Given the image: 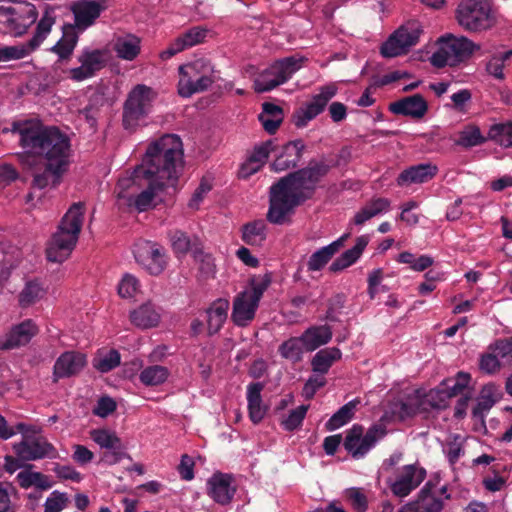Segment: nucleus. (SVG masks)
I'll list each match as a JSON object with an SVG mask.
<instances>
[{
	"instance_id": "nucleus-1",
	"label": "nucleus",
	"mask_w": 512,
	"mask_h": 512,
	"mask_svg": "<svg viewBox=\"0 0 512 512\" xmlns=\"http://www.w3.org/2000/svg\"><path fill=\"white\" fill-rule=\"evenodd\" d=\"M330 168L323 160H310L306 167L280 178L269 189L267 220L283 224L296 207L314 196Z\"/></svg>"
},
{
	"instance_id": "nucleus-2",
	"label": "nucleus",
	"mask_w": 512,
	"mask_h": 512,
	"mask_svg": "<svg viewBox=\"0 0 512 512\" xmlns=\"http://www.w3.org/2000/svg\"><path fill=\"white\" fill-rule=\"evenodd\" d=\"M71 142L56 126H46L34 118V187H56L69 166Z\"/></svg>"
},
{
	"instance_id": "nucleus-3",
	"label": "nucleus",
	"mask_w": 512,
	"mask_h": 512,
	"mask_svg": "<svg viewBox=\"0 0 512 512\" xmlns=\"http://www.w3.org/2000/svg\"><path fill=\"white\" fill-rule=\"evenodd\" d=\"M183 144L176 134H165L150 142L141 165L150 177L174 186L183 168Z\"/></svg>"
},
{
	"instance_id": "nucleus-4",
	"label": "nucleus",
	"mask_w": 512,
	"mask_h": 512,
	"mask_svg": "<svg viewBox=\"0 0 512 512\" xmlns=\"http://www.w3.org/2000/svg\"><path fill=\"white\" fill-rule=\"evenodd\" d=\"M83 220L84 204L82 202L72 204L47 245L48 261L62 263L71 255L77 244Z\"/></svg>"
},
{
	"instance_id": "nucleus-5",
	"label": "nucleus",
	"mask_w": 512,
	"mask_h": 512,
	"mask_svg": "<svg viewBox=\"0 0 512 512\" xmlns=\"http://www.w3.org/2000/svg\"><path fill=\"white\" fill-rule=\"evenodd\" d=\"M270 283L271 278L267 274L254 277L249 287L235 296L231 319L236 326L246 327L254 320L259 302Z\"/></svg>"
},
{
	"instance_id": "nucleus-6",
	"label": "nucleus",
	"mask_w": 512,
	"mask_h": 512,
	"mask_svg": "<svg viewBox=\"0 0 512 512\" xmlns=\"http://www.w3.org/2000/svg\"><path fill=\"white\" fill-rule=\"evenodd\" d=\"M179 75L178 93L186 98L207 90L215 81L213 65L203 58L180 66Z\"/></svg>"
},
{
	"instance_id": "nucleus-7",
	"label": "nucleus",
	"mask_w": 512,
	"mask_h": 512,
	"mask_svg": "<svg viewBox=\"0 0 512 512\" xmlns=\"http://www.w3.org/2000/svg\"><path fill=\"white\" fill-rule=\"evenodd\" d=\"M31 25V0H0V33L20 37Z\"/></svg>"
},
{
	"instance_id": "nucleus-8",
	"label": "nucleus",
	"mask_w": 512,
	"mask_h": 512,
	"mask_svg": "<svg viewBox=\"0 0 512 512\" xmlns=\"http://www.w3.org/2000/svg\"><path fill=\"white\" fill-rule=\"evenodd\" d=\"M156 93L144 84L136 85L127 96L123 105L122 124L125 130L134 131L151 111Z\"/></svg>"
},
{
	"instance_id": "nucleus-9",
	"label": "nucleus",
	"mask_w": 512,
	"mask_h": 512,
	"mask_svg": "<svg viewBox=\"0 0 512 512\" xmlns=\"http://www.w3.org/2000/svg\"><path fill=\"white\" fill-rule=\"evenodd\" d=\"M306 60L303 56L292 55L275 61L255 78L254 90L263 93L284 84L303 67Z\"/></svg>"
},
{
	"instance_id": "nucleus-10",
	"label": "nucleus",
	"mask_w": 512,
	"mask_h": 512,
	"mask_svg": "<svg viewBox=\"0 0 512 512\" xmlns=\"http://www.w3.org/2000/svg\"><path fill=\"white\" fill-rule=\"evenodd\" d=\"M459 25L470 32H480L495 23L490 3L487 0H462L456 10Z\"/></svg>"
},
{
	"instance_id": "nucleus-11",
	"label": "nucleus",
	"mask_w": 512,
	"mask_h": 512,
	"mask_svg": "<svg viewBox=\"0 0 512 512\" xmlns=\"http://www.w3.org/2000/svg\"><path fill=\"white\" fill-rule=\"evenodd\" d=\"M387 434L384 424H373L364 434L362 425L354 424L346 431L343 446L353 459H362Z\"/></svg>"
},
{
	"instance_id": "nucleus-12",
	"label": "nucleus",
	"mask_w": 512,
	"mask_h": 512,
	"mask_svg": "<svg viewBox=\"0 0 512 512\" xmlns=\"http://www.w3.org/2000/svg\"><path fill=\"white\" fill-rule=\"evenodd\" d=\"M474 49V43L468 38L449 34L441 37L437 50L430 57V62L436 68L455 66L468 58Z\"/></svg>"
},
{
	"instance_id": "nucleus-13",
	"label": "nucleus",
	"mask_w": 512,
	"mask_h": 512,
	"mask_svg": "<svg viewBox=\"0 0 512 512\" xmlns=\"http://www.w3.org/2000/svg\"><path fill=\"white\" fill-rule=\"evenodd\" d=\"M337 91L338 88L335 84L320 87L319 92L294 113L293 121L295 126L298 128L305 127L311 120L321 114L328 102L337 94Z\"/></svg>"
},
{
	"instance_id": "nucleus-14",
	"label": "nucleus",
	"mask_w": 512,
	"mask_h": 512,
	"mask_svg": "<svg viewBox=\"0 0 512 512\" xmlns=\"http://www.w3.org/2000/svg\"><path fill=\"white\" fill-rule=\"evenodd\" d=\"M421 30L415 26H401L382 44L380 53L385 58H394L406 54L415 46Z\"/></svg>"
},
{
	"instance_id": "nucleus-15",
	"label": "nucleus",
	"mask_w": 512,
	"mask_h": 512,
	"mask_svg": "<svg viewBox=\"0 0 512 512\" xmlns=\"http://www.w3.org/2000/svg\"><path fill=\"white\" fill-rule=\"evenodd\" d=\"M134 256L140 264L151 275L161 274L167 266V255L165 249L158 243L152 241H141L136 244Z\"/></svg>"
},
{
	"instance_id": "nucleus-16",
	"label": "nucleus",
	"mask_w": 512,
	"mask_h": 512,
	"mask_svg": "<svg viewBox=\"0 0 512 512\" xmlns=\"http://www.w3.org/2000/svg\"><path fill=\"white\" fill-rule=\"evenodd\" d=\"M108 8V0H77L71 3L70 11L74 16V31H85L95 24L102 12Z\"/></svg>"
},
{
	"instance_id": "nucleus-17",
	"label": "nucleus",
	"mask_w": 512,
	"mask_h": 512,
	"mask_svg": "<svg viewBox=\"0 0 512 512\" xmlns=\"http://www.w3.org/2000/svg\"><path fill=\"white\" fill-rule=\"evenodd\" d=\"M81 63L79 67L72 68L69 71L70 78L75 81L88 79L104 67L106 62V52L101 49L85 48L78 57Z\"/></svg>"
},
{
	"instance_id": "nucleus-18",
	"label": "nucleus",
	"mask_w": 512,
	"mask_h": 512,
	"mask_svg": "<svg viewBox=\"0 0 512 512\" xmlns=\"http://www.w3.org/2000/svg\"><path fill=\"white\" fill-rule=\"evenodd\" d=\"M151 178L144 167L140 164L128 175L121 177L116 185L118 204L123 207L139 189L144 188L145 181Z\"/></svg>"
},
{
	"instance_id": "nucleus-19",
	"label": "nucleus",
	"mask_w": 512,
	"mask_h": 512,
	"mask_svg": "<svg viewBox=\"0 0 512 512\" xmlns=\"http://www.w3.org/2000/svg\"><path fill=\"white\" fill-rule=\"evenodd\" d=\"M2 132H10L19 137V143L25 151L17 153V158L24 167L30 168L32 166V120H15L11 127L3 128Z\"/></svg>"
},
{
	"instance_id": "nucleus-20",
	"label": "nucleus",
	"mask_w": 512,
	"mask_h": 512,
	"mask_svg": "<svg viewBox=\"0 0 512 512\" xmlns=\"http://www.w3.org/2000/svg\"><path fill=\"white\" fill-rule=\"evenodd\" d=\"M171 186L165 181L160 182L158 179L151 177L145 181V188L135 193L127 202L123 203V207L134 208L138 212H144L153 207V200L158 192L165 187Z\"/></svg>"
},
{
	"instance_id": "nucleus-21",
	"label": "nucleus",
	"mask_w": 512,
	"mask_h": 512,
	"mask_svg": "<svg viewBox=\"0 0 512 512\" xmlns=\"http://www.w3.org/2000/svg\"><path fill=\"white\" fill-rule=\"evenodd\" d=\"M87 364L86 355L81 352L67 351L61 354L53 367L54 381L69 378L80 373Z\"/></svg>"
},
{
	"instance_id": "nucleus-22",
	"label": "nucleus",
	"mask_w": 512,
	"mask_h": 512,
	"mask_svg": "<svg viewBox=\"0 0 512 512\" xmlns=\"http://www.w3.org/2000/svg\"><path fill=\"white\" fill-rule=\"evenodd\" d=\"M305 147L301 139L287 142L282 146L280 153L271 164L272 170L275 172H283L297 167L302 159Z\"/></svg>"
},
{
	"instance_id": "nucleus-23",
	"label": "nucleus",
	"mask_w": 512,
	"mask_h": 512,
	"mask_svg": "<svg viewBox=\"0 0 512 512\" xmlns=\"http://www.w3.org/2000/svg\"><path fill=\"white\" fill-rule=\"evenodd\" d=\"M236 492L233 477L229 474L215 473L207 481V493L218 504L231 502Z\"/></svg>"
},
{
	"instance_id": "nucleus-24",
	"label": "nucleus",
	"mask_w": 512,
	"mask_h": 512,
	"mask_svg": "<svg viewBox=\"0 0 512 512\" xmlns=\"http://www.w3.org/2000/svg\"><path fill=\"white\" fill-rule=\"evenodd\" d=\"M425 477L426 471L424 468L416 465H406L391 485V490L396 496L405 497L417 488Z\"/></svg>"
},
{
	"instance_id": "nucleus-25",
	"label": "nucleus",
	"mask_w": 512,
	"mask_h": 512,
	"mask_svg": "<svg viewBox=\"0 0 512 512\" xmlns=\"http://www.w3.org/2000/svg\"><path fill=\"white\" fill-rule=\"evenodd\" d=\"M438 173V167L430 162L412 165L404 169L396 178L399 187L423 184L431 181Z\"/></svg>"
},
{
	"instance_id": "nucleus-26",
	"label": "nucleus",
	"mask_w": 512,
	"mask_h": 512,
	"mask_svg": "<svg viewBox=\"0 0 512 512\" xmlns=\"http://www.w3.org/2000/svg\"><path fill=\"white\" fill-rule=\"evenodd\" d=\"M443 507V499L437 496L432 481H428L419 491L417 499L408 504L411 512H441Z\"/></svg>"
},
{
	"instance_id": "nucleus-27",
	"label": "nucleus",
	"mask_w": 512,
	"mask_h": 512,
	"mask_svg": "<svg viewBox=\"0 0 512 512\" xmlns=\"http://www.w3.org/2000/svg\"><path fill=\"white\" fill-rule=\"evenodd\" d=\"M389 110L396 115L421 119L428 111V104L421 94H414L391 103Z\"/></svg>"
},
{
	"instance_id": "nucleus-28",
	"label": "nucleus",
	"mask_w": 512,
	"mask_h": 512,
	"mask_svg": "<svg viewBox=\"0 0 512 512\" xmlns=\"http://www.w3.org/2000/svg\"><path fill=\"white\" fill-rule=\"evenodd\" d=\"M349 233L343 234L341 237L333 241L327 246H324L315 251L307 262L308 271H319L321 270L332 257L340 250L344 245V242L348 239Z\"/></svg>"
},
{
	"instance_id": "nucleus-29",
	"label": "nucleus",
	"mask_w": 512,
	"mask_h": 512,
	"mask_svg": "<svg viewBox=\"0 0 512 512\" xmlns=\"http://www.w3.org/2000/svg\"><path fill=\"white\" fill-rule=\"evenodd\" d=\"M264 384L252 382L247 386V402L249 418L254 424L260 423L267 413V407L263 404L261 392Z\"/></svg>"
},
{
	"instance_id": "nucleus-30",
	"label": "nucleus",
	"mask_w": 512,
	"mask_h": 512,
	"mask_svg": "<svg viewBox=\"0 0 512 512\" xmlns=\"http://www.w3.org/2000/svg\"><path fill=\"white\" fill-rule=\"evenodd\" d=\"M369 241L370 237L368 235L357 237L355 245L336 258L330 265V270L339 272L353 265L360 258Z\"/></svg>"
},
{
	"instance_id": "nucleus-31",
	"label": "nucleus",
	"mask_w": 512,
	"mask_h": 512,
	"mask_svg": "<svg viewBox=\"0 0 512 512\" xmlns=\"http://www.w3.org/2000/svg\"><path fill=\"white\" fill-rule=\"evenodd\" d=\"M32 338V321L30 319L14 326L6 336L0 340L3 350L14 349L30 342Z\"/></svg>"
},
{
	"instance_id": "nucleus-32",
	"label": "nucleus",
	"mask_w": 512,
	"mask_h": 512,
	"mask_svg": "<svg viewBox=\"0 0 512 512\" xmlns=\"http://www.w3.org/2000/svg\"><path fill=\"white\" fill-rule=\"evenodd\" d=\"M160 317L159 310L151 302H146L130 312L131 323L141 329L157 326Z\"/></svg>"
},
{
	"instance_id": "nucleus-33",
	"label": "nucleus",
	"mask_w": 512,
	"mask_h": 512,
	"mask_svg": "<svg viewBox=\"0 0 512 512\" xmlns=\"http://www.w3.org/2000/svg\"><path fill=\"white\" fill-rule=\"evenodd\" d=\"M229 306L230 304L227 299L219 298L206 310L209 335H214L221 330L227 319Z\"/></svg>"
},
{
	"instance_id": "nucleus-34",
	"label": "nucleus",
	"mask_w": 512,
	"mask_h": 512,
	"mask_svg": "<svg viewBox=\"0 0 512 512\" xmlns=\"http://www.w3.org/2000/svg\"><path fill=\"white\" fill-rule=\"evenodd\" d=\"M113 50L118 58L132 61L140 53L141 40L133 34L117 36L113 43Z\"/></svg>"
},
{
	"instance_id": "nucleus-35",
	"label": "nucleus",
	"mask_w": 512,
	"mask_h": 512,
	"mask_svg": "<svg viewBox=\"0 0 512 512\" xmlns=\"http://www.w3.org/2000/svg\"><path fill=\"white\" fill-rule=\"evenodd\" d=\"M332 338V330L328 325L312 326L301 334L307 352H312L327 344Z\"/></svg>"
},
{
	"instance_id": "nucleus-36",
	"label": "nucleus",
	"mask_w": 512,
	"mask_h": 512,
	"mask_svg": "<svg viewBox=\"0 0 512 512\" xmlns=\"http://www.w3.org/2000/svg\"><path fill=\"white\" fill-rule=\"evenodd\" d=\"M258 118L265 131L273 134L283 121V109L274 103L265 102Z\"/></svg>"
},
{
	"instance_id": "nucleus-37",
	"label": "nucleus",
	"mask_w": 512,
	"mask_h": 512,
	"mask_svg": "<svg viewBox=\"0 0 512 512\" xmlns=\"http://www.w3.org/2000/svg\"><path fill=\"white\" fill-rule=\"evenodd\" d=\"M360 404V398H354L353 400L344 404L326 422V430L334 431L347 424L354 417L357 407Z\"/></svg>"
},
{
	"instance_id": "nucleus-38",
	"label": "nucleus",
	"mask_w": 512,
	"mask_h": 512,
	"mask_svg": "<svg viewBox=\"0 0 512 512\" xmlns=\"http://www.w3.org/2000/svg\"><path fill=\"white\" fill-rule=\"evenodd\" d=\"M389 207L390 200L387 198L379 197L372 199L355 214L353 223L358 226L363 225L371 218L388 211Z\"/></svg>"
},
{
	"instance_id": "nucleus-39",
	"label": "nucleus",
	"mask_w": 512,
	"mask_h": 512,
	"mask_svg": "<svg viewBox=\"0 0 512 512\" xmlns=\"http://www.w3.org/2000/svg\"><path fill=\"white\" fill-rule=\"evenodd\" d=\"M487 138L504 149L512 148V120L492 124Z\"/></svg>"
},
{
	"instance_id": "nucleus-40",
	"label": "nucleus",
	"mask_w": 512,
	"mask_h": 512,
	"mask_svg": "<svg viewBox=\"0 0 512 512\" xmlns=\"http://www.w3.org/2000/svg\"><path fill=\"white\" fill-rule=\"evenodd\" d=\"M342 356V353L337 347H330L319 350L313 357L311 361L313 372L319 374H326L332 364L339 360Z\"/></svg>"
},
{
	"instance_id": "nucleus-41",
	"label": "nucleus",
	"mask_w": 512,
	"mask_h": 512,
	"mask_svg": "<svg viewBox=\"0 0 512 512\" xmlns=\"http://www.w3.org/2000/svg\"><path fill=\"white\" fill-rule=\"evenodd\" d=\"M267 225L264 220H254L242 227V240L251 246H261L266 240Z\"/></svg>"
},
{
	"instance_id": "nucleus-42",
	"label": "nucleus",
	"mask_w": 512,
	"mask_h": 512,
	"mask_svg": "<svg viewBox=\"0 0 512 512\" xmlns=\"http://www.w3.org/2000/svg\"><path fill=\"white\" fill-rule=\"evenodd\" d=\"M170 242L174 253L177 256H182L191 252L193 249L201 244L198 237H190L187 233L181 230H175L169 234Z\"/></svg>"
},
{
	"instance_id": "nucleus-43",
	"label": "nucleus",
	"mask_w": 512,
	"mask_h": 512,
	"mask_svg": "<svg viewBox=\"0 0 512 512\" xmlns=\"http://www.w3.org/2000/svg\"><path fill=\"white\" fill-rule=\"evenodd\" d=\"M78 41V35L74 26L63 25L62 38L51 48L60 59H67L72 54Z\"/></svg>"
},
{
	"instance_id": "nucleus-44",
	"label": "nucleus",
	"mask_w": 512,
	"mask_h": 512,
	"mask_svg": "<svg viewBox=\"0 0 512 512\" xmlns=\"http://www.w3.org/2000/svg\"><path fill=\"white\" fill-rule=\"evenodd\" d=\"M487 140V136H484L480 128L476 125H466L458 133V138L455 140V144L465 149H469L475 146L484 144Z\"/></svg>"
},
{
	"instance_id": "nucleus-45",
	"label": "nucleus",
	"mask_w": 512,
	"mask_h": 512,
	"mask_svg": "<svg viewBox=\"0 0 512 512\" xmlns=\"http://www.w3.org/2000/svg\"><path fill=\"white\" fill-rule=\"evenodd\" d=\"M280 356L292 363H298L303 359L305 349L304 341L299 337H291L284 341L279 347Z\"/></svg>"
},
{
	"instance_id": "nucleus-46",
	"label": "nucleus",
	"mask_w": 512,
	"mask_h": 512,
	"mask_svg": "<svg viewBox=\"0 0 512 512\" xmlns=\"http://www.w3.org/2000/svg\"><path fill=\"white\" fill-rule=\"evenodd\" d=\"M463 391L464 390L461 389L458 384L454 383L452 379H446L430 394L432 399H434V395L439 399V402L433 403V406L437 408L446 407L449 399L462 394Z\"/></svg>"
},
{
	"instance_id": "nucleus-47",
	"label": "nucleus",
	"mask_w": 512,
	"mask_h": 512,
	"mask_svg": "<svg viewBox=\"0 0 512 512\" xmlns=\"http://www.w3.org/2000/svg\"><path fill=\"white\" fill-rule=\"evenodd\" d=\"M168 376L169 371L166 367L153 365L144 368L139 374V379L145 386H157L164 383Z\"/></svg>"
},
{
	"instance_id": "nucleus-48",
	"label": "nucleus",
	"mask_w": 512,
	"mask_h": 512,
	"mask_svg": "<svg viewBox=\"0 0 512 512\" xmlns=\"http://www.w3.org/2000/svg\"><path fill=\"white\" fill-rule=\"evenodd\" d=\"M120 353L111 349L106 352H98L97 356L93 359V367L101 373H107L120 365Z\"/></svg>"
},
{
	"instance_id": "nucleus-49",
	"label": "nucleus",
	"mask_w": 512,
	"mask_h": 512,
	"mask_svg": "<svg viewBox=\"0 0 512 512\" xmlns=\"http://www.w3.org/2000/svg\"><path fill=\"white\" fill-rule=\"evenodd\" d=\"M90 437L97 445L106 450L118 449L123 445L117 434L108 429H93L90 431Z\"/></svg>"
},
{
	"instance_id": "nucleus-50",
	"label": "nucleus",
	"mask_w": 512,
	"mask_h": 512,
	"mask_svg": "<svg viewBox=\"0 0 512 512\" xmlns=\"http://www.w3.org/2000/svg\"><path fill=\"white\" fill-rule=\"evenodd\" d=\"M500 393L496 385L487 384L485 385L480 393L477 405L474 408V414L488 412L498 401Z\"/></svg>"
},
{
	"instance_id": "nucleus-51",
	"label": "nucleus",
	"mask_w": 512,
	"mask_h": 512,
	"mask_svg": "<svg viewBox=\"0 0 512 512\" xmlns=\"http://www.w3.org/2000/svg\"><path fill=\"white\" fill-rule=\"evenodd\" d=\"M32 51V38L23 44L13 46H0V63L11 60H19L29 55Z\"/></svg>"
},
{
	"instance_id": "nucleus-52",
	"label": "nucleus",
	"mask_w": 512,
	"mask_h": 512,
	"mask_svg": "<svg viewBox=\"0 0 512 512\" xmlns=\"http://www.w3.org/2000/svg\"><path fill=\"white\" fill-rule=\"evenodd\" d=\"M55 23L54 9L47 7L41 19L39 20L36 30L34 32V49L39 46L42 41L50 33L52 26Z\"/></svg>"
},
{
	"instance_id": "nucleus-53",
	"label": "nucleus",
	"mask_w": 512,
	"mask_h": 512,
	"mask_svg": "<svg viewBox=\"0 0 512 512\" xmlns=\"http://www.w3.org/2000/svg\"><path fill=\"white\" fill-rule=\"evenodd\" d=\"M345 498L356 512H366L368 499L362 488L351 487L344 491Z\"/></svg>"
},
{
	"instance_id": "nucleus-54",
	"label": "nucleus",
	"mask_w": 512,
	"mask_h": 512,
	"mask_svg": "<svg viewBox=\"0 0 512 512\" xmlns=\"http://www.w3.org/2000/svg\"><path fill=\"white\" fill-rule=\"evenodd\" d=\"M36 434L37 432L34 428V460L42 458H57L58 452L56 448L44 437L37 436Z\"/></svg>"
},
{
	"instance_id": "nucleus-55",
	"label": "nucleus",
	"mask_w": 512,
	"mask_h": 512,
	"mask_svg": "<svg viewBox=\"0 0 512 512\" xmlns=\"http://www.w3.org/2000/svg\"><path fill=\"white\" fill-rule=\"evenodd\" d=\"M511 57H512V50L494 54L490 58V60L487 62V65H486L487 72L497 79H502L504 77V74H503L504 62L509 60Z\"/></svg>"
},
{
	"instance_id": "nucleus-56",
	"label": "nucleus",
	"mask_w": 512,
	"mask_h": 512,
	"mask_svg": "<svg viewBox=\"0 0 512 512\" xmlns=\"http://www.w3.org/2000/svg\"><path fill=\"white\" fill-rule=\"evenodd\" d=\"M308 405H300L297 408L291 410L288 416L282 421V425L285 430L293 431L302 425V422L308 411Z\"/></svg>"
},
{
	"instance_id": "nucleus-57",
	"label": "nucleus",
	"mask_w": 512,
	"mask_h": 512,
	"mask_svg": "<svg viewBox=\"0 0 512 512\" xmlns=\"http://www.w3.org/2000/svg\"><path fill=\"white\" fill-rule=\"evenodd\" d=\"M207 33V29L196 26L187 30L185 33L179 36V38L183 45H185L186 49L202 43L205 40Z\"/></svg>"
},
{
	"instance_id": "nucleus-58",
	"label": "nucleus",
	"mask_w": 512,
	"mask_h": 512,
	"mask_svg": "<svg viewBox=\"0 0 512 512\" xmlns=\"http://www.w3.org/2000/svg\"><path fill=\"white\" fill-rule=\"evenodd\" d=\"M15 457L21 460L24 464L32 460V437L28 434L22 436L21 441L13 444Z\"/></svg>"
},
{
	"instance_id": "nucleus-59",
	"label": "nucleus",
	"mask_w": 512,
	"mask_h": 512,
	"mask_svg": "<svg viewBox=\"0 0 512 512\" xmlns=\"http://www.w3.org/2000/svg\"><path fill=\"white\" fill-rule=\"evenodd\" d=\"M67 501L66 493L55 490L46 499L44 507L48 512H61L65 508Z\"/></svg>"
},
{
	"instance_id": "nucleus-60",
	"label": "nucleus",
	"mask_w": 512,
	"mask_h": 512,
	"mask_svg": "<svg viewBox=\"0 0 512 512\" xmlns=\"http://www.w3.org/2000/svg\"><path fill=\"white\" fill-rule=\"evenodd\" d=\"M275 144L273 140H267L260 145L255 146L253 152L251 153L250 159L252 162L260 163L264 165L266 160L269 157V154L274 151Z\"/></svg>"
},
{
	"instance_id": "nucleus-61",
	"label": "nucleus",
	"mask_w": 512,
	"mask_h": 512,
	"mask_svg": "<svg viewBox=\"0 0 512 512\" xmlns=\"http://www.w3.org/2000/svg\"><path fill=\"white\" fill-rule=\"evenodd\" d=\"M192 256L196 262L201 264V270L203 272L207 274L214 272V260L211 254L204 251L202 243L193 249Z\"/></svg>"
},
{
	"instance_id": "nucleus-62",
	"label": "nucleus",
	"mask_w": 512,
	"mask_h": 512,
	"mask_svg": "<svg viewBox=\"0 0 512 512\" xmlns=\"http://www.w3.org/2000/svg\"><path fill=\"white\" fill-rule=\"evenodd\" d=\"M138 280L130 274L123 276L118 285V293L122 298H131L138 290Z\"/></svg>"
},
{
	"instance_id": "nucleus-63",
	"label": "nucleus",
	"mask_w": 512,
	"mask_h": 512,
	"mask_svg": "<svg viewBox=\"0 0 512 512\" xmlns=\"http://www.w3.org/2000/svg\"><path fill=\"white\" fill-rule=\"evenodd\" d=\"M499 359H501L500 356L492 351L482 355L480 359L481 370L488 374L496 373L501 367Z\"/></svg>"
},
{
	"instance_id": "nucleus-64",
	"label": "nucleus",
	"mask_w": 512,
	"mask_h": 512,
	"mask_svg": "<svg viewBox=\"0 0 512 512\" xmlns=\"http://www.w3.org/2000/svg\"><path fill=\"white\" fill-rule=\"evenodd\" d=\"M488 349L499 355L501 359H512V337L496 340L489 345Z\"/></svg>"
}]
</instances>
